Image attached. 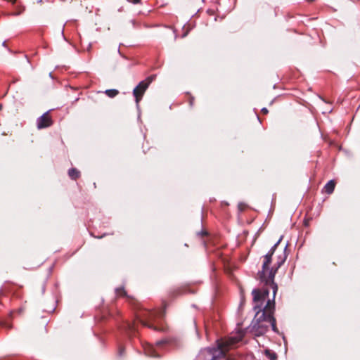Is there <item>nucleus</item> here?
<instances>
[{"mask_svg":"<svg viewBox=\"0 0 360 360\" xmlns=\"http://www.w3.org/2000/svg\"><path fill=\"white\" fill-rule=\"evenodd\" d=\"M165 314V307L163 309L153 310L145 309L140 314H136V319L143 326L148 327L154 330L160 331L162 330V327L150 323V321H155L156 319H161L164 317Z\"/></svg>","mask_w":360,"mask_h":360,"instance_id":"1","label":"nucleus"},{"mask_svg":"<svg viewBox=\"0 0 360 360\" xmlns=\"http://www.w3.org/2000/svg\"><path fill=\"white\" fill-rule=\"evenodd\" d=\"M217 345L207 347L200 350L198 359L199 360H219L225 356V352L221 343L217 340Z\"/></svg>","mask_w":360,"mask_h":360,"instance_id":"2","label":"nucleus"},{"mask_svg":"<svg viewBox=\"0 0 360 360\" xmlns=\"http://www.w3.org/2000/svg\"><path fill=\"white\" fill-rule=\"evenodd\" d=\"M251 326L252 331L256 336L264 335L269 330V323H267L266 312H262V314L256 312Z\"/></svg>","mask_w":360,"mask_h":360,"instance_id":"3","label":"nucleus"},{"mask_svg":"<svg viewBox=\"0 0 360 360\" xmlns=\"http://www.w3.org/2000/svg\"><path fill=\"white\" fill-rule=\"evenodd\" d=\"M267 271H269L268 276H266V271H264V278H261L259 271L257 273L258 279L261 283H263L265 286H269L272 289V291L274 293V296H276L278 291V285L274 281V278L276 274V272L274 270L270 269L269 268L267 270Z\"/></svg>","mask_w":360,"mask_h":360,"instance_id":"4","label":"nucleus"},{"mask_svg":"<svg viewBox=\"0 0 360 360\" xmlns=\"http://www.w3.org/2000/svg\"><path fill=\"white\" fill-rule=\"evenodd\" d=\"M275 297L276 296H274V293L273 292L272 299H269L265 306L263 305L264 303H256L253 307L254 310L259 314L266 312L267 316L270 315L274 316L275 311Z\"/></svg>","mask_w":360,"mask_h":360,"instance_id":"5","label":"nucleus"},{"mask_svg":"<svg viewBox=\"0 0 360 360\" xmlns=\"http://www.w3.org/2000/svg\"><path fill=\"white\" fill-rule=\"evenodd\" d=\"M269 286H265L262 290L255 288L252 291V295L253 296V302L256 303H264L265 300L269 297V290L268 288Z\"/></svg>","mask_w":360,"mask_h":360,"instance_id":"6","label":"nucleus"},{"mask_svg":"<svg viewBox=\"0 0 360 360\" xmlns=\"http://www.w3.org/2000/svg\"><path fill=\"white\" fill-rule=\"evenodd\" d=\"M148 86H149L146 84V82L144 80H143V81H141L139 83V84L133 90V95L135 98L136 108L139 110V103L141 100L144 92L146 91V89L148 88Z\"/></svg>","mask_w":360,"mask_h":360,"instance_id":"7","label":"nucleus"},{"mask_svg":"<svg viewBox=\"0 0 360 360\" xmlns=\"http://www.w3.org/2000/svg\"><path fill=\"white\" fill-rule=\"evenodd\" d=\"M49 111L44 112L42 115L38 117L37 120V128L44 129L52 125L53 122L50 116L48 115Z\"/></svg>","mask_w":360,"mask_h":360,"instance_id":"8","label":"nucleus"},{"mask_svg":"<svg viewBox=\"0 0 360 360\" xmlns=\"http://www.w3.org/2000/svg\"><path fill=\"white\" fill-rule=\"evenodd\" d=\"M143 351L146 356L150 357H160V354L156 350L153 345L146 344L143 346Z\"/></svg>","mask_w":360,"mask_h":360,"instance_id":"9","label":"nucleus"},{"mask_svg":"<svg viewBox=\"0 0 360 360\" xmlns=\"http://www.w3.org/2000/svg\"><path fill=\"white\" fill-rule=\"evenodd\" d=\"M122 327L124 331L130 338L133 335H135V333L137 331V328L135 322H126L123 323Z\"/></svg>","mask_w":360,"mask_h":360,"instance_id":"10","label":"nucleus"},{"mask_svg":"<svg viewBox=\"0 0 360 360\" xmlns=\"http://www.w3.org/2000/svg\"><path fill=\"white\" fill-rule=\"evenodd\" d=\"M264 262L262 266V270L259 271V275L261 278H264V271H267L269 266L272 262V258L269 255H264Z\"/></svg>","mask_w":360,"mask_h":360,"instance_id":"11","label":"nucleus"},{"mask_svg":"<svg viewBox=\"0 0 360 360\" xmlns=\"http://www.w3.org/2000/svg\"><path fill=\"white\" fill-rule=\"evenodd\" d=\"M267 323H269V327L271 326L272 330L276 333H279L278 329L276 326V321L274 316H267Z\"/></svg>","mask_w":360,"mask_h":360,"instance_id":"12","label":"nucleus"},{"mask_svg":"<svg viewBox=\"0 0 360 360\" xmlns=\"http://www.w3.org/2000/svg\"><path fill=\"white\" fill-rule=\"evenodd\" d=\"M288 244L287 243L285 246L283 252L277 257L276 262L278 263V266H282L287 259L288 255L286 254V250L288 248Z\"/></svg>","mask_w":360,"mask_h":360,"instance_id":"13","label":"nucleus"},{"mask_svg":"<svg viewBox=\"0 0 360 360\" xmlns=\"http://www.w3.org/2000/svg\"><path fill=\"white\" fill-rule=\"evenodd\" d=\"M157 347L159 348L167 347H172L173 341L169 339H162L156 342Z\"/></svg>","mask_w":360,"mask_h":360,"instance_id":"14","label":"nucleus"},{"mask_svg":"<svg viewBox=\"0 0 360 360\" xmlns=\"http://www.w3.org/2000/svg\"><path fill=\"white\" fill-rule=\"evenodd\" d=\"M335 187V180H333V179L330 180L324 186L325 192L327 194H331L334 191Z\"/></svg>","mask_w":360,"mask_h":360,"instance_id":"15","label":"nucleus"},{"mask_svg":"<svg viewBox=\"0 0 360 360\" xmlns=\"http://www.w3.org/2000/svg\"><path fill=\"white\" fill-rule=\"evenodd\" d=\"M80 172L76 168H71L68 170V175L72 180H76L79 177Z\"/></svg>","mask_w":360,"mask_h":360,"instance_id":"16","label":"nucleus"},{"mask_svg":"<svg viewBox=\"0 0 360 360\" xmlns=\"http://www.w3.org/2000/svg\"><path fill=\"white\" fill-rule=\"evenodd\" d=\"M264 354L269 360H277V354L271 349H266L264 350Z\"/></svg>","mask_w":360,"mask_h":360,"instance_id":"17","label":"nucleus"},{"mask_svg":"<svg viewBox=\"0 0 360 360\" xmlns=\"http://www.w3.org/2000/svg\"><path fill=\"white\" fill-rule=\"evenodd\" d=\"M105 94L110 98H114L119 94V91L118 90L114 89H107L105 90Z\"/></svg>","mask_w":360,"mask_h":360,"instance_id":"18","label":"nucleus"},{"mask_svg":"<svg viewBox=\"0 0 360 360\" xmlns=\"http://www.w3.org/2000/svg\"><path fill=\"white\" fill-rule=\"evenodd\" d=\"M115 292L119 296H127V292L124 288H117L115 289Z\"/></svg>","mask_w":360,"mask_h":360,"instance_id":"19","label":"nucleus"},{"mask_svg":"<svg viewBox=\"0 0 360 360\" xmlns=\"http://www.w3.org/2000/svg\"><path fill=\"white\" fill-rule=\"evenodd\" d=\"M155 77H156L155 75H150L148 77H146V79L144 81L149 86L150 84V83L155 79Z\"/></svg>","mask_w":360,"mask_h":360,"instance_id":"20","label":"nucleus"},{"mask_svg":"<svg viewBox=\"0 0 360 360\" xmlns=\"http://www.w3.org/2000/svg\"><path fill=\"white\" fill-rule=\"evenodd\" d=\"M124 352H125V349H124V347L123 346H122V345H119V347H118V353H117L118 356H119L120 357H122V356H124Z\"/></svg>","mask_w":360,"mask_h":360,"instance_id":"21","label":"nucleus"},{"mask_svg":"<svg viewBox=\"0 0 360 360\" xmlns=\"http://www.w3.org/2000/svg\"><path fill=\"white\" fill-rule=\"evenodd\" d=\"M283 239V236H281L280 237V238L278 239V240L271 248V250H274V251L275 252L278 245L280 244V243L281 242Z\"/></svg>","mask_w":360,"mask_h":360,"instance_id":"22","label":"nucleus"},{"mask_svg":"<svg viewBox=\"0 0 360 360\" xmlns=\"http://www.w3.org/2000/svg\"><path fill=\"white\" fill-rule=\"evenodd\" d=\"M281 266H278V263L276 262L274 266L271 268H269L271 270H274L276 273L278 270L281 268Z\"/></svg>","mask_w":360,"mask_h":360,"instance_id":"23","label":"nucleus"},{"mask_svg":"<svg viewBox=\"0 0 360 360\" xmlns=\"http://www.w3.org/2000/svg\"><path fill=\"white\" fill-rule=\"evenodd\" d=\"M165 27L169 28V29H172V31H173V32H174V39H176V38H177V34H176V30H175L174 28H173L172 27H171V26H165Z\"/></svg>","mask_w":360,"mask_h":360,"instance_id":"24","label":"nucleus"},{"mask_svg":"<svg viewBox=\"0 0 360 360\" xmlns=\"http://www.w3.org/2000/svg\"><path fill=\"white\" fill-rule=\"evenodd\" d=\"M244 206H245V204L243 202H239L238 205V207L240 211H243L244 210Z\"/></svg>","mask_w":360,"mask_h":360,"instance_id":"25","label":"nucleus"},{"mask_svg":"<svg viewBox=\"0 0 360 360\" xmlns=\"http://www.w3.org/2000/svg\"><path fill=\"white\" fill-rule=\"evenodd\" d=\"M21 13H22V11H17V12L9 13L8 15H13V16H17V15H20Z\"/></svg>","mask_w":360,"mask_h":360,"instance_id":"26","label":"nucleus"},{"mask_svg":"<svg viewBox=\"0 0 360 360\" xmlns=\"http://www.w3.org/2000/svg\"><path fill=\"white\" fill-rule=\"evenodd\" d=\"M56 309V305L53 304V307H51L50 309H45L46 311H48V312H53Z\"/></svg>","mask_w":360,"mask_h":360,"instance_id":"27","label":"nucleus"},{"mask_svg":"<svg viewBox=\"0 0 360 360\" xmlns=\"http://www.w3.org/2000/svg\"><path fill=\"white\" fill-rule=\"evenodd\" d=\"M274 250H269V252L266 254V255H269V257H271L272 258V256L274 255Z\"/></svg>","mask_w":360,"mask_h":360,"instance_id":"28","label":"nucleus"},{"mask_svg":"<svg viewBox=\"0 0 360 360\" xmlns=\"http://www.w3.org/2000/svg\"><path fill=\"white\" fill-rule=\"evenodd\" d=\"M274 250H269V252L266 254V255H269V257H271L272 258V256L274 255Z\"/></svg>","mask_w":360,"mask_h":360,"instance_id":"29","label":"nucleus"},{"mask_svg":"<svg viewBox=\"0 0 360 360\" xmlns=\"http://www.w3.org/2000/svg\"><path fill=\"white\" fill-rule=\"evenodd\" d=\"M193 102H194V98L193 96H191L190 99H189V105L190 106H193Z\"/></svg>","mask_w":360,"mask_h":360,"instance_id":"30","label":"nucleus"},{"mask_svg":"<svg viewBox=\"0 0 360 360\" xmlns=\"http://www.w3.org/2000/svg\"><path fill=\"white\" fill-rule=\"evenodd\" d=\"M261 111H262V112L263 114H267V113H268V110H267V108H262Z\"/></svg>","mask_w":360,"mask_h":360,"instance_id":"31","label":"nucleus"},{"mask_svg":"<svg viewBox=\"0 0 360 360\" xmlns=\"http://www.w3.org/2000/svg\"><path fill=\"white\" fill-rule=\"evenodd\" d=\"M127 1L136 4L139 3L141 0H127Z\"/></svg>","mask_w":360,"mask_h":360,"instance_id":"32","label":"nucleus"},{"mask_svg":"<svg viewBox=\"0 0 360 360\" xmlns=\"http://www.w3.org/2000/svg\"><path fill=\"white\" fill-rule=\"evenodd\" d=\"M188 31H186V32H184V33L182 34L181 37H182V38L186 37L188 35Z\"/></svg>","mask_w":360,"mask_h":360,"instance_id":"33","label":"nucleus"},{"mask_svg":"<svg viewBox=\"0 0 360 360\" xmlns=\"http://www.w3.org/2000/svg\"><path fill=\"white\" fill-rule=\"evenodd\" d=\"M2 46H4V47H5V48H7L6 41H3V43H2Z\"/></svg>","mask_w":360,"mask_h":360,"instance_id":"34","label":"nucleus"},{"mask_svg":"<svg viewBox=\"0 0 360 360\" xmlns=\"http://www.w3.org/2000/svg\"><path fill=\"white\" fill-rule=\"evenodd\" d=\"M199 233L202 235V236L207 235V232L204 231H200Z\"/></svg>","mask_w":360,"mask_h":360,"instance_id":"35","label":"nucleus"},{"mask_svg":"<svg viewBox=\"0 0 360 360\" xmlns=\"http://www.w3.org/2000/svg\"><path fill=\"white\" fill-rule=\"evenodd\" d=\"M61 34H62V36H63V39H64L65 40H66V38H65V35H64V30H63H63H62V31H61Z\"/></svg>","mask_w":360,"mask_h":360,"instance_id":"36","label":"nucleus"},{"mask_svg":"<svg viewBox=\"0 0 360 360\" xmlns=\"http://www.w3.org/2000/svg\"><path fill=\"white\" fill-rule=\"evenodd\" d=\"M0 360H11L9 358H0Z\"/></svg>","mask_w":360,"mask_h":360,"instance_id":"37","label":"nucleus"},{"mask_svg":"<svg viewBox=\"0 0 360 360\" xmlns=\"http://www.w3.org/2000/svg\"><path fill=\"white\" fill-rule=\"evenodd\" d=\"M45 292V285H44L42 286V292L44 293Z\"/></svg>","mask_w":360,"mask_h":360,"instance_id":"38","label":"nucleus"},{"mask_svg":"<svg viewBox=\"0 0 360 360\" xmlns=\"http://www.w3.org/2000/svg\"><path fill=\"white\" fill-rule=\"evenodd\" d=\"M105 235H106V234L105 233V234H103V236H99V237H98V238H103V236H105Z\"/></svg>","mask_w":360,"mask_h":360,"instance_id":"39","label":"nucleus"},{"mask_svg":"<svg viewBox=\"0 0 360 360\" xmlns=\"http://www.w3.org/2000/svg\"><path fill=\"white\" fill-rule=\"evenodd\" d=\"M49 76H50V77H51V78L53 77V74H52V72H50V73H49Z\"/></svg>","mask_w":360,"mask_h":360,"instance_id":"40","label":"nucleus"},{"mask_svg":"<svg viewBox=\"0 0 360 360\" xmlns=\"http://www.w3.org/2000/svg\"><path fill=\"white\" fill-rule=\"evenodd\" d=\"M2 108H3V105H2V104H1V103H0V110H1V109H2Z\"/></svg>","mask_w":360,"mask_h":360,"instance_id":"41","label":"nucleus"},{"mask_svg":"<svg viewBox=\"0 0 360 360\" xmlns=\"http://www.w3.org/2000/svg\"><path fill=\"white\" fill-rule=\"evenodd\" d=\"M117 51L121 55V53H120V47L118 48Z\"/></svg>","mask_w":360,"mask_h":360,"instance_id":"42","label":"nucleus"},{"mask_svg":"<svg viewBox=\"0 0 360 360\" xmlns=\"http://www.w3.org/2000/svg\"><path fill=\"white\" fill-rule=\"evenodd\" d=\"M8 51L10 53H12V51H11L10 49H8Z\"/></svg>","mask_w":360,"mask_h":360,"instance_id":"43","label":"nucleus"},{"mask_svg":"<svg viewBox=\"0 0 360 360\" xmlns=\"http://www.w3.org/2000/svg\"><path fill=\"white\" fill-rule=\"evenodd\" d=\"M39 3H41L42 2V0H39L38 1Z\"/></svg>","mask_w":360,"mask_h":360,"instance_id":"44","label":"nucleus"},{"mask_svg":"<svg viewBox=\"0 0 360 360\" xmlns=\"http://www.w3.org/2000/svg\"><path fill=\"white\" fill-rule=\"evenodd\" d=\"M257 119L259 120V121H260L259 117L258 115H257Z\"/></svg>","mask_w":360,"mask_h":360,"instance_id":"45","label":"nucleus"}]
</instances>
